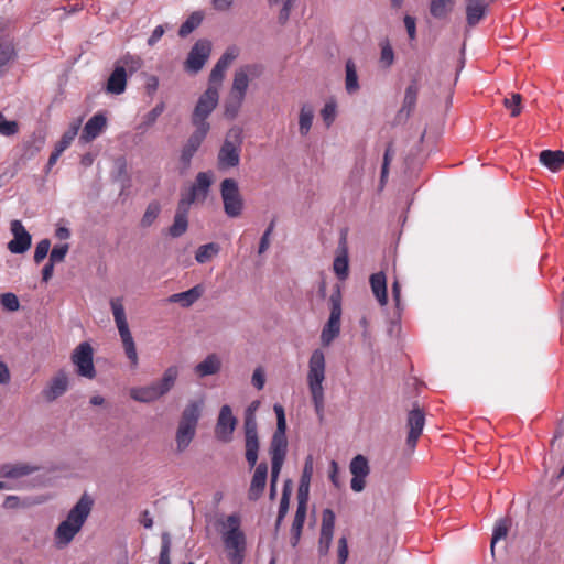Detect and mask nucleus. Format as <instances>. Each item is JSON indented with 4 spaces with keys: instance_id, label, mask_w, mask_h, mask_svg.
I'll use <instances>...</instances> for the list:
<instances>
[{
    "instance_id": "1",
    "label": "nucleus",
    "mask_w": 564,
    "mask_h": 564,
    "mask_svg": "<svg viewBox=\"0 0 564 564\" xmlns=\"http://www.w3.org/2000/svg\"><path fill=\"white\" fill-rule=\"evenodd\" d=\"M94 500L88 494H83L75 506L69 510L65 520H63L55 530V538L59 544H69L75 535L80 531L86 522Z\"/></svg>"
},
{
    "instance_id": "2",
    "label": "nucleus",
    "mask_w": 564,
    "mask_h": 564,
    "mask_svg": "<svg viewBox=\"0 0 564 564\" xmlns=\"http://www.w3.org/2000/svg\"><path fill=\"white\" fill-rule=\"evenodd\" d=\"M178 375V367L172 365L164 370L161 379L152 381L148 386L131 388L130 398L141 403H153L174 388Z\"/></svg>"
},
{
    "instance_id": "3",
    "label": "nucleus",
    "mask_w": 564,
    "mask_h": 564,
    "mask_svg": "<svg viewBox=\"0 0 564 564\" xmlns=\"http://www.w3.org/2000/svg\"><path fill=\"white\" fill-rule=\"evenodd\" d=\"M325 356L321 349H315L308 361L307 382L314 404L315 413L322 422L324 419V389Z\"/></svg>"
},
{
    "instance_id": "4",
    "label": "nucleus",
    "mask_w": 564,
    "mask_h": 564,
    "mask_svg": "<svg viewBox=\"0 0 564 564\" xmlns=\"http://www.w3.org/2000/svg\"><path fill=\"white\" fill-rule=\"evenodd\" d=\"M203 401H189L181 413L175 441L178 453L184 452L194 440L202 416Z\"/></svg>"
},
{
    "instance_id": "5",
    "label": "nucleus",
    "mask_w": 564,
    "mask_h": 564,
    "mask_svg": "<svg viewBox=\"0 0 564 564\" xmlns=\"http://www.w3.org/2000/svg\"><path fill=\"white\" fill-rule=\"evenodd\" d=\"M143 65V61L138 55L124 54L116 61L113 69L109 75L105 90L108 94L120 95L127 88L128 76L138 72Z\"/></svg>"
},
{
    "instance_id": "6",
    "label": "nucleus",
    "mask_w": 564,
    "mask_h": 564,
    "mask_svg": "<svg viewBox=\"0 0 564 564\" xmlns=\"http://www.w3.org/2000/svg\"><path fill=\"white\" fill-rule=\"evenodd\" d=\"M242 142V129L237 126L230 128L226 133V138L218 151V170L225 171L239 165Z\"/></svg>"
},
{
    "instance_id": "7",
    "label": "nucleus",
    "mask_w": 564,
    "mask_h": 564,
    "mask_svg": "<svg viewBox=\"0 0 564 564\" xmlns=\"http://www.w3.org/2000/svg\"><path fill=\"white\" fill-rule=\"evenodd\" d=\"M218 99V87L216 85H208L207 89L199 96L191 116V123L195 128L206 131L210 130V123L207 119L217 107Z\"/></svg>"
},
{
    "instance_id": "8",
    "label": "nucleus",
    "mask_w": 564,
    "mask_h": 564,
    "mask_svg": "<svg viewBox=\"0 0 564 564\" xmlns=\"http://www.w3.org/2000/svg\"><path fill=\"white\" fill-rule=\"evenodd\" d=\"M329 304V317L321 334V341L323 346L330 345V343L340 334L341 292L339 285H336V289L330 294Z\"/></svg>"
},
{
    "instance_id": "9",
    "label": "nucleus",
    "mask_w": 564,
    "mask_h": 564,
    "mask_svg": "<svg viewBox=\"0 0 564 564\" xmlns=\"http://www.w3.org/2000/svg\"><path fill=\"white\" fill-rule=\"evenodd\" d=\"M245 431V457L250 469H252L258 462L260 441L258 435V423L252 409H247L243 417Z\"/></svg>"
},
{
    "instance_id": "10",
    "label": "nucleus",
    "mask_w": 564,
    "mask_h": 564,
    "mask_svg": "<svg viewBox=\"0 0 564 564\" xmlns=\"http://www.w3.org/2000/svg\"><path fill=\"white\" fill-rule=\"evenodd\" d=\"M220 196L224 212L230 218H237L243 210V198L240 194L238 182L235 178H224L220 183Z\"/></svg>"
},
{
    "instance_id": "11",
    "label": "nucleus",
    "mask_w": 564,
    "mask_h": 564,
    "mask_svg": "<svg viewBox=\"0 0 564 564\" xmlns=\"http://www.w3.org/2000/svg\"><path fill=\"white\" fill-rule=\"evenodd\" d=\"M70 360L78 376L94 379L97 375L94 365V349L88 341L80 343L72 352Z\"/></svg>"
},
{
    "instance_id": "12",
    "label": "nucleus",
    "mask_w": 564,
    "mask_h": 564,
    "mask_svg": "<svg viewBox=\"0 0 564 564\" xmlns=\"http://www.w3.org/2000/svg\"><path fill=\"white\" fill-rule=\"evenodd\" d=\"M45 144V133L39 129L24 139L21 143V154L15 160L13 166L15 171L22 170L26 163L35 158Z\"/></svg>"
},
{
    "instance_id": "13",
    "label": "nucleus",
    "mask_w": 564,
    "mask_h": 564,
    "mask_svg": "<svg viewBox=\"0 0 564 564\" xmlns=\"http://www.w3.org/2000/svg\"><path fill=\"white\" fill-rule=\"evenodd\" d=\"M212 53V42L207 39H200L192 46L185 61V69L191 73H198Z\"/></svg>"
},
{
    "instance_id": "14",
    "label": "nucleus",
    "mask_w": 564,
    "mask_h": 564,
    "mask_svg": "<svg viewBox=\"0 0 564 564\" xmlns=\"http://www.w3.org/2000/svg\"><path fill=\"white\" fill-rule=\"evenodd\" d=\"M209 131L195 128L181 148L180 164L183 171H187L192 165V160L202 147Z\"/></svg>"
},
{
    "instance_id": "15",
    "label": "nucleus",
    "mask_w": 564,
    "mask_h": 564,
    "mask_svg": "<svg viewBox=\"0 0 564 564\" xmlns=\"http://www.w3.org/2000/svg\"><path fill=\"white\" fill-rule=\"evenodd\" d=\"M237 423L238 421L232 414L230 405L224 404L220 408L215 426V435L217 440L223 443H229L232 440V434L236 430Z\"/></svg>"
},
{
    "instance_id": "16",
    "label": "nucleus",
    "mask_w": 564,
    "mask_h": 564,
    "mask_svg": "<svg viewBox=\"0 0 564 564\" xmlns=\"http://www.w3.org/2000/svg\"><path fill=\"white\" fill-rule=\"evenodd\" d=\"M10 230L13 238L8 242V249L13 254L25 253L32 245V236L25 229L21 220L14 219L11 221Z\"/></svg>"
},
{
    "instance_id": "17",
    "label": "nucleus",
    "mask_w": 564,
    "mask_h": 564,
    "mask_svg": "<svg viewBox=\"0 0 564 564\" xmlns=\"http://www.w3.org/2000/svg\"><path fill=\"white\" fill-rule=\"evenodd\" d=\"M335 520H336V516L332 509L326 508L323 510L322 527H321L318 547H317L319 556H326L329 552V549H330V545L333 542Z\"/></svg>"
},
{
    "instance_id": "18",
    "label": "nucleus",
    "mask_w": 564,
    "mask_h": 564,
    "mask_svg": "<svg viewBox=\"0 0 564 564\" xmlns=\"http://www.w3.org/2000/svg\"><path fill=\"white\" fill-rule=\"evenodd\" d=\"M349 470L352 475L350 488L355 492H361L366 487V478L370 474L368 458L362 454L356 455L349 464Z\"/></svg>"
},
{
    "instance_id": "19",
    "label": "nucleus",
    "mask_w": 564,
    "mask_h": 564,
    "mask_svg": "<svg viewBox=\"0 0 564 564\" xmlns=\"http://www.w3.org/2000/svg\"><path fill=\"white\" fill-rule=\"evenodd\" d=\"M425 424V413L423 409H421L417 403L414 404L413 409L409 411L406 417V425L409 427L408 436H406V446L410 449H414L417 440L422 434L423 427Z\"/></svg>"
},
{
    "instance_id": "20",
    "label": "nucleus",
    "mask_w": 564,
    "mask_h": 564,
    "mask_svg": "<svg viewBox=\"0 0 564 564\" xmlns=\"http://www.w3.org/2000/svg\"><path fill=\"white\" fill-rule=\"evenodd\" d=\"M419 84L417 79L413 78L410 85L405 88L403 104L400 110L397 112L393 126H398L408 121L412 112L416 107L417 96H419Z\"/></svg>"
},
{
    "instance_id": "21",
    "label": "nucleus",
    "mask_w": 564,
    "mask_h": 564,
    "mask_svg": "<svg viewBox=\"0 0 564 564\" xmlns=\"http://www.w3.org/2000/svg\"><path fill=\"white\" fill-rule=\"evenodd\" d=\"M254 473L248 489V499L250 501H258L264 492L268 480V464L261 462L254 465Z\"/></svg>"
},
{
    "instance_id": "22",
    "label": "nucleus",
    "mask_w": 564,
    "mask_h": 564,
    "mask_svg": "<svg viewBox=\"0 0 564 564\" xmlns=\"http://www.w3.org/2000/svg\"><path fill=\"white\" fill-rule=\"evenodd\" d=\"M262 70V66L258 64L246 65L240 69L236 70L232 80L231 94L246 97V93L249 84V75L258 76Z\"/></svg>"
},
{
    "instance_id": "23",
    "label": "nucleus",
    "mask_w": 564,
    "mask_h": 564,
    "mask_svg": "<svg viewBox=\"0 0 564 564\" xmlns=\"http://www.w3.org/2000/svg\"><path fill=\"white\" fill-rule=\"evenodd\" d=\"M68 389V376L65 370L61 369L47 382V386L42 390V395L47 402H53L62 397Z\"/></svg>"
},
{
    "instance_id": "24",
    "label": "nucleus",
    "mask_w": 564,
    "mask_h": 564,
    "mask_svg": "<svg viewBox=\"0 0 564 564\" xmlns=\"http://www.w3.org/2000/svg\"><path fill=\"white\" fill-rule=\"evenodd\" d=\"M288 453V443L270 441L269 454L271 457V479L270 482H278L281 468Z\"/></svg>"
},
{
    "instance_id": "25",
    "label": "nucleus",
    "mask_w": 564,
    "mask_h": 564,
    "mask_svg": "<svg viewBox=\"0 0 564 564\" xmlns=\"http://www.w3.org/2000/svg\"><path fill=\"white\" fill-rule=\"evenodd\" d=\"M107 127V117L102 112L95 113L84 126L80 141L87 143L95 140Z\"/></svg>"
},
{
    "instance_id": "26",
    "label": "nucleus",
    "mask_w": 564,
    "mask_h": 564,
    "mask_svg": "<svg viewBox=\"0 0 564 564\" xmlns=\"http://www.w3.org/2000/svg\"><path fill=\"white\" fill-rule=\"evenodd\" d=\"M213 182V171L198 172L195 176L194 183L189 188L199 197L200 203H204L207 199Z\"/></svg>"
},
{
    "instance_id": "27",
    "label": "nucleus",
    "mask_w": 564,
    "mask_h": 564,
    "mask_svg": "<svg viewBox=\"0 0 564 564\" xmlns=\"http://www.w3.org/2000/svg\"><path fill=\"white\" fill-rule=\"evenodd\" d=\"M369 283L373 296L378 301L381 306L388 304V288H387V276L383 271H379L372 273L369 278Z\"/></svg>"
},
{
    "instance_id": "28",
    "label": "nucleus",
    "mask_w": 564,
    "mask_h": 564,
    "mask_svg": "<svg viewBox=\"0 0 564 564\" xmlns=\"http://www.w3.org/2000/svg\"><path fill=\"white\" fill-rule=\"evenodd\" d=\"M237 57V54L228 48L217 61L215 66L213 67L209 74V85L218 84L220 85L224 77L225 70L229 66V64Z\"/></svg>"
},
{
    "instance_id": "29",
    "label": "nucleus",
    "mask_w": 564,
    "mask_h": 564,
    "mask_svg": "<svg viewBox=\"0 0 564 564\" xmlns=\"http://www.w3.org/2000/svg\"><path fill=\"white\" fill-rule=\"evenodd\" d=\"M466 21L469 26H476L486 15L488 4L485 0H465Z\"/></svg>"
},
{
    "instance_id": "30",
    "label": "nucleus",
    "mask_w": 564,
    "mask_h": 564,
    "mask_svg": "<svg viewBox=\"0 0 564 564\" xmlns=\"http://www.w3.org/2000/svg\"><path fill=\"white\" fill-rule=\"evenodd\" d=\"M205 292L203 284H196L187 291L172 294L169 297L171 303H180L182 307H189L193 305Z\"/></svg>"
},
{
    "instance_id": "31",
    "label": "nucleus",
    "mask_w": 564,
    "mask_h": 564,
    "mask_svg": "<svg viewBox=\"0 0 564 564\" xmlns=\"http://www.w3.org/2000/svg\"><path fill=\"white\" fill-rule=\"evenodd\" d=\"M540 162L552 172H558L564 167V151L543 150L539 155Z\"/></svg>"
},
{
    "instance_id": "32",
    "label": "nucleus",
    "mask_w": 564,
    "mask_h": 564,
    "mask_svg": "<svg viewBox=\"0 0 564 564\" xmlns=\"http://www.w3.org/2000/svg\"><path fill=\"white\" fill-rule=\"evenodd\" d=\"M273 411L276 415V429L271 437V441L288 443V437H286L288 424H286L284 408L282 404L275 403L273 405Z\"/></svg>"
},
{
    "instance_id": "33",
    "label": "nucleus",
    "mask_w": 564,
    "mask_h": 564,
    "mask_svg": "<svg viewBox=\"0 0 564 564\" xmlns=\"http://www.w3.org/2000/svg\"><path fill=\"white\" fill-rule=\"evenodd\" d=\"M37 470V467L31 466L29 464L20 463V464H3L0 468L1 476L4 478L17 479L23 476H28Z\"/></svg>"
},
{
    "instance_id": "34",
    "label": "nucleus",
    "mask_w": 564,
    "mask_h": 564,
    "mask_svg": "<svg viewBox=\"0 0 564 564\" xmlns=\"http://www.w3.org/2000/svg\"><path fill=\"white\" fill-rule=\"evenodd\" d=\"M221 368L220 359L217 355H208L203 361L196 365L195 372L200 377H207L217 373Z\"/></svg>"
},
{
    "instance_id": "35",
    "label": "nucleus",
    "mask_w": 564,
    "mask_h": 564,
    "mask_svg": "<svg viewBox=\"0 0 564 564\" xmlns=\"http://www.w3.org/2000/svg\"><path fill=\"white\" fill-rule=\"evenodd\" d=\"M188 228V213L176 208L173 224L167 228V235L172 238H180Z\"/></svg>"
},
{
    "instance_id": "36",
    "label": "nucleus",
    "mask_w": 564,
    "mask_h": 564,
    "mask_svg": "<svg viewBox=\"0 0 564 564\" xmlns=\"http://www.w3.org/2000/svg\"><path fill=\"white\" fill-rule=\"evenodd\" d=\"M17 52L11 41L0 42V79L7 74L10 62L14 61Z\"/></svg>"
},
{
    "instance_id": "37",
    "label": "nucleus",
    "mask_w": 564,
    "mask_h": 564,
    "mask_svg": "<svg viewBox=\"0 0 564 564\" xmlns=\"http://www.w3.org/2000/svg\"><path fill=\"white\" fill-rule=\"evenodd\" d=\"M225 544L235 552H245L246 536L240 529L231 528L224 536Z\"/></svg>"
},
{
    "instance_id": "38",
    "label": "nucleus",
    "mask_w": 564,
    "mask_h": 564,
    "mask_svg": "<svg viewBox=\"0 0 564 564\" xmlns=\"http://www.w3.org/2000/svg\"><path fill=\"white\" fill-rule=\"evenodd\" d=\"M454 4L455 0H430V14L437 20L446 19Z\"/></svg>"
},
{
    "instance_id": "39",
    "label": "nucleus",
    "mask_w": 564,
    "mask_h": 564,
    "mask_svg": "<svg viewBox=\"0 0 564 564\" xmlns=\"http://www.w3.org/2000/svg\"><path fill=\"white\" fill-rule=\"evenodd\" d=\"M112 180L120 182L122 189L130 186L131 177L127 170V160L123 155L115 160V171L112 172Z\"/></svg>"
},
{
    "instance_id": "40",
    "label": "nucleus",
    "mask_w": 564,
    "mask_h": 564,
    "mask_svg": "<svg viewBox=\"0 0 564 564\" xmlns=\"http://www.w3.org/2000/svg\"><path fill=\"white\" fill-rule=\"evenodd\" d=\"M119 334L123 344L124 352L131 361V365L135 367L138 365V352L129 327L119 329Z\"/></svg>"
},
{
    "instance_id": "41",
    "label": "nucleus",
    "mask_w": 564,
    "mask_h": 564,
    "mask_svg": "<svg viewBox=\"0 0 564 564\" xmlns=\"http://www.w3.org/2000/svg\"><path fill=\"white\" fill-rule=\"evenodd\" d=\"M345 70H346V78H345V87L346 91L349 95L355 94L359 90V82H358V74H357V67L352 59H348L345 64Z\"/></svg>"
},
{
    "instance_id": "42",
    "label": "nucleus",
    "mask_w": 564,
    "mask_h": 564,
    "mask_svg": "<svg viewBox=\"0 0 564 564\" xmlns=\"http://www.w3.org/2000/svg\"><path fill=\"white\" fill-rule=\"evenodd\" d=\"M165 107L166 106H165L164 101L158 102L154 106V108H152L149 112H147L142 117V121L138 124L137 129L144 132L149 128L154 126V123L156 122L158 118L164 112Z\"/></svg>"
},
{
    "instance_id": "43",
    "label": "nucleus",
    "mask_w": 564,
    "mask_h": 564,
    "mask_svg": "<svg viewBox=\"0 0 564 564\" xmlns=\"http://www.w3.org/2000/svg\"><path fill=\"white\" fill-rule=\"evenodd\" d=\"M203 20H204V12L203 11H194L181 24V26L178 29V35L181 37H186L202 24Z\"/></svg>"
},
{
    "instance_id": "44",
    "label": "nucleus",
    "mask_w": 564,
    "mask_h": 564,
    "mask_svg": "<svg viewBox=\"0 0 564 564\" xmlns=\"http://www.w3.org/2000/svg\"><path fill=\"white\" fill-rule=\"evenodd\" d=\"M220 251V246L216 242H209L202 245L195 252V260L198 263H206L212 260L213 257L217 256Z\"/></svg>"
},
{
    "instance_id": "45",
    "label": "nucleus",
    "mask_w": 564,
    "mask_h": 564,
    "mask_svg": "<svg viewBox=\"0 0 564 564\" xmlns=\"http://www.w3.org/2000/svg\"><path fill=\"white\" fill-rule=\"evenodd\" d=\"M305 519H306V513L295 512V516H294V519H293V522L291 525V530H290V533H291L290 543H291L292 547H296L300 543L302 530H303V527L305 523Z\"/></svg>"
},
{
    "instance_id": "46",
    "label": "nucleus",
    "mask_w": 564,
    "mask_h": 564,
    "mask_svg": "<svg viewBox=\"0 0 564 564\" xmlns=\"http://www.w3.org/2000/svg\"><path fill=\"white\" fill-rule=\"evenodd\" d=\"M245 100V97L235 94H229V97L225 101V111L224 115L227 119L234 120L241 108V105Z\"/></svg>"
},
{
    "instance_id": "47",
    "label": "nucleus",
    "mask_w": 564,
    "mask_h": 564,
    "mask_svg": "<svg viewBox=\"0 0 564 564\" xmlns=\"http://www.w3.org/2000/svg\"><path fill=\"white\" fill-rule=\"evenodd\" d=\"M510 525H511V520L509 518H501L496 522V524L494 527V531H492V536H491V553L492 554L495 552L496 543L499 540L505 539L507 536Z\"/></svg>"
},
{
    "instance_id": "48",
    "label": "nucleus",
    "mask_w": 564,
    "mask_h": 564,
    "mask_svg": "<svg viewBox=\"0 0 564 564\" xmlns=\"http://www.w3.org/2000/svg\"><path fill=\"white\" fill-rule=\"evenodd\" d=\"M161 204L158 200H152L148 204L145 212L140 220V226L143 228L150 227L161 213Z\"/></svg>"
},
{
    "instance_id": "49",
    "label": "nucleus",
    "mask_w": 564,
    "mask_h": 564,
    "mask_svg": "<svg viewBox=\"0 0 564 564\" xmlns=\"http://www.w3.org/2000/svg\"><path fill=\"white\" fill-rule=\"evenodd\" d=\"M314 110L310 105H303L300 111L299 131L301 135H306L312 127Z\"/></svg>"
},
{
    "instance_id": "50",
    "label": "nucleus",
    "mask_w": 564,
    "mask_h": 564,
    "mask_svg": "<svg viewBox=\"0 0 564 564\" xmlns=\"http://www.w3.org/2000/svg\"><path fill=\"white\" fill-rule=\"evenodd\" d=\"M80 121L72 123L68 129L62 134L61 139L55 144L56 150L64 152L73 142L78 133Z\"/></svg>"
},
{
    "instance_id": "51",
    "label": "nucleus",
    "mask_w": 564,
    "mask_h": 564,
    "mask_svg": "<svg viewBox=\"0 0 564 564\" xmlns=\"http://www.w3.org/2000/svg\"><path fill=\"white\" fill-rule=\"evenodd\" d=\"M110 305H111L113 318H115L116 325L118 327V330L119 329H123V328H128L129 325H128V322H127V318H126V312H124V307H123V305L121 303V300L120 299H112L110 301Z\"/></svg>"
},
{
    "instance_id": "52",
    "label": "nucleus",
    "mask_w": 564,
    "mask_h": 564,
    "mask_svg": "<svg viewBox=\"0 0 564 564\" xmlns=\"http://www.w3.org/2000/svg\"><path fill=\"white\" fill-rule=\"evenodd\" d=\"M291 495H292V480L286 479L283 484L282 496H281L279 510H278V516H280V520H284V518L289 511Z\"/></svg>"
},
{
    "instance_id": "53",
    "label": "nucleus",
    "mask_w": 564,
    "mask_h": 564,
    "mask_svg": "<svg viewBox=\"0 0 564 564\" xmlns=\"http://www.w3.org/2000/svg\"><path fill=\"white\" fill-rule=\"evenodd\" d=\"M333 269H334L336 276L339 280L345 281L349 275V258H348V256L337 254L334 260V263H333Z\"/></svg>"
},
{
    "instance_id": "54",
    "label": "nucleus",
    "mask_w": 564,
    "mask_h": 564,
    "mask_svg": "<svg viewBox=\"0 0 564 564\" xmlns=\"http://www.w3.org/2000/svg\"><path fill=\"white\" fill-rule=\"evenodd\" d=\"M171 535L169 532L161 534V550L158 564H172L171 557Z\"/></svg>"
},
{
    "instance_id": "55",
    "label": "nucleus",
    "mask_w": 564,
    "mask_h": 564,
    "mask_svg": "<svg viewBox=\"0 0 564 564\" xmlns=\"http://www.w3.org/2000/svg\"><path fill=\"white\" fill-rule=\"evenodd\" d=\"M195 203H200L199 197L195 194L194 191L188 188L187 193L181 194V198L176 208L189 213L191 205Z\"/></svg>"
},
{
    "instance_id": "56",
    "label": "nucleus",
    "mask_w": 564,
    "mask_h": 564,
    "mask_svg": "<svg viewBox=\"0 0 564 564\" xmlns=\"http://www.w3.org/2000/svg\"><path fill=\"white\" fill-rule=\"evenodd\" d=\"M310 498V486L299 484L297 507L295 512L307 513V502Z\"/></svg>"
},
{
    "instance_id": "57",
    "label": "nucleus",
    "mask_w": 564,
    "mask_h": 564,
    "mask_svg": "<svg viewBox=\"0 0 564 564\" xmlns=\"http://www.w3.org/2000/svg\"><path fill=\"white\" fill-rule=\"evenodd\" d=\"M0 303L4 311L17 312L20 308V301L18 296L12 292L1 294Z\"/></svg>"
},
{
    "instance_id": "58",
    "label": "nucleus",
    "mask_w": 564,
    "mask_h": 564,
    "mask_svg": "<svg viewBox=\"0 0 564 564\" xmlns=\"http://www.w3.org/2000/svg\"><path fill=\"white\" fill-rule=\"evenodd\" d=\"M521 101H522V96L518 93H513V94H511L510 98L503 99V105L506 108L510 109L511 117H517L521 113V109H522Z\"/></svg>"
},
{
    "instance_id": "59",
    "label": "nucleus",
    "mask_w": 564,
    "mask_h": 564,
    "mask_svg": "<svg viewBox=\"0 0 564 564\" xmlns=\"http://www.w3.org/2000/svg\"><path fill=\"white\" fill-rule=\"evenodd\" d=\"M394 150H393V142H389L386 147L384 154H383V161L381 165V173H380V182L383 183L389 174V165L391 163V160L393 158Z\"/></svg>"
},
{
    "instance_id": "60",
    "label": "nucleus",
    "mask_w": 564,
    "mask_h": 564,
    "mask_svg": "<svg viewBox=\"0 0 564 564\" xmlns=\"http://www.w3.org/2000/svg\"><path fill=\"white\" fill-rule=\"evenodd\" d=\"M19 132V123L15 120H7L0 112V134L11 137Z\"/></svg>"
},
{
    "instance_id": "61",
    "label": "nucleus",
    "mask_w": 564,
    "mask_h": 564,
    "mask_svg": "<svg viewBox=\"0 0 564 564\" xmlns=\"http://www.w3.org/2000/svg\"><path fill=\"white\" fill-rule=\"evenodd\" d=\"M50 248L51 240L47 238L42 239L41 241L37 242L33 256V260L36 264H40L47 257Z\"/></svg>"
},
{
    "instance_id": "62",
    "label": "nucleus",
    "mask_w": 564,
    "mask_h": 564,
    "mask_svg": "<svg viewBox=\"0 0 564 564\" xmlns=\"http://www.w3.org/2000/svg\"><path fill=\"white\" fill-rule=\"evenodd\" d=\"M394 62V52L387 40L384 43L381 44V53H380V63L384 68H389Z\"/></svg>"
},
{
    "instance_id": "63",
    "label": "nucleus",
    "mask_w": 564,
    "mask_h": 564,
    "mask_svg": "<svg viewBox=\"0 0 564 564\" xmlns=\"http://www.w3.org/2000/svg\"><path fill=\"white\" fill-rule=\"evenodd\" d=\"M68 250H69V245L68 243L55 245L53 247V249L51 250V252H50L48 260H51L54 263L63 262L65 260V257L68 253Z\"/></svg>"
},
{
    "instance_id": "64",
    "label": "nucleus",
    "mask_w": 564,
    "mask_h": 564,
    "mask_svg": "<svg viewBox=\"0 0 564 564\" xmlns=\"http://www.w3.org/2000/svg\"><path fill=\"white\" fill-rule=\"evenodd\" d=\"M321 116H322L323 121L325 122L326 127H330L336 118V102L335 101L326 102L321 111Z\"/></svg>"
}]
</instances>
